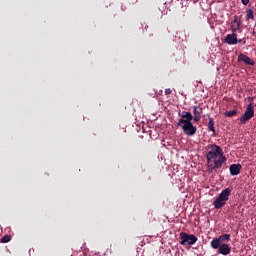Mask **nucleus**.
<instances>
[{
	"label": "nucleus",
	"instance_id": "7ed1b4c3",
	"mask_svg": "<svg viewBox=\"0 0 256 256\" xmlns=\"http://www.w3.org/2000/svg\"><path fill=\"white\" fill-rule=\"evenodd\" d=\"M177 127H181L184 135L188 137H193L197 133V126L193 125L191 121H184L183 119H179L177 122Z\"/></svg>",
	"mask_w": 256,
	"mask_h": 256
},
{
	"label": "nucleus",
	"instance_id": "423d86ee",
	"mask_svg": "<svg viewBox=\"0 0 256 256\" xmlns=\"http://www.w3.org/2000/svg\"><path fill=\"white\" fill-rule=\"evenodd\" d=\"M225 241H231V234H223L218 238H213L210 245L212 249H219L220 245L225 243Z\"/></svg>",
	"mask_w": 256,
	"mask_h": 256
},
{
	"label": "nucleus",
	"instance_id": "4468645a",
	"mask_svg": "<svg viewBox=\"0 0 256 256\" xmlns=\"http://www.w3.org/2000/svg\"><path fill=\"white\" fill-rule=\"evenodd\" d=\"M207 127H208V131L215 133V120L213 118L209 117V122Z\"/></svg>",
	"mask_w": 256,
	"mask_h": 256
},
{
	"label": "nucleus",
	"instance_id": "6e6552de",
	"mask_svg": "<svg viewBox=\"0 0 256 256\" xmlns=\"http://www.w3.org/2000/svg\"><path fill=\"white\" fill-rule=\"evenodd\" d=\"M224 43H227V45H237L239 43V40L237 39V35L235 32L232 34H227Z\"/></svg>",
	"mask_w": 256,
	"mask_h": 256
},
{
	"label": "nucleus",
	"instance_id": "ddd939ff",
	"mask_svg": "<svg viewBox=\"0 0 256 256\" xmlns=\"http://www.w3.org/2000/svg\"><path fill=\"white\" fill-rule=\"evenodd\" d=\"M180 119H183V121H193V114H191V112L183 111Z\"/></svg>",
	"mask_w": 256,
	"mask_h": 256
},
{
	"label": "nucleus",
	"instance_id": "f03ea898",
	"mask_svg": "<svg viewBox=\"0 0 256 256\" xmlns=\"http://www.w3.org/2000/svg\"><path fill=\"white\" fill-rule=\"evenodd\" d=\"M229 197H231V189L226 188L222 190V192L218 195L216 200L213 202L214 209H221L227 205L229 201Z\"/></svg>",
	"mask_w": 256,
	"mask_h": 256
},
{
	"label": "nucleus",
	"instance_id": "f257e3e1",
	"mask_svg": "<svg viewBox=\"0 0 256 256\" xmlns=\"http://www.w3.org/2000/svg\"><path fill=\"white\" fill-rule=\"evenodd\" d=\"M207 173L209 175L217 173V169L223 167V163H227V157L223 153V148L217 144H209L206 153Z\"/></svg>",
	"mask_w": 256,
	"mask_h": 256
},
{
	"label": "nucleus",
	"instance_id": "f3484780",
	"mask_svg": "<svg viewBox=\"0 0 256 256\" xmlns=\"http://www.w3.org/2000/svg\"><path fill=\"white\" fill-rule=\"evenodd\" d=\"M9 241H11V235H5V236L1 239V243H9Z\"/></svg>",
	"mask_w": 256,
	"mask_h": 256
},
{
	"label": "nucleus",
	"instance_id": "6ab92c4d",
	"mask_svg": "<svg viewBox=\"0 0 256 256\" xmlns=\"http://www.w3.org/2000/svg\"><path fill=\"white\" fill-rule=\"evenodd\" d=\"M242 1V4H244V5H249V1L250 0H241Z\"/></svg>",
	"mask_w": 256,
	"mask_h": 256
},
{
	"label": "nucleus",
	"instance_id": "9b49d317",
	"mask_svg": "<svg viewBox=\"0 0 256 256\" xmlns=\"http://www.w3.org/2000/svg\"><path fill=\"white\" fill-rule=\"evenodd\" d=\"M241 169H243V166L241 164H232L230 165V175L236 176L241 173Z\"/></svg>",
	"mask_w": 256,
	"mask_h": 256
},
{
	"label": "nucleus",
	"instance_id": "1a4fd4ad",
	"mask_svg": "<svg viewBox=\"0 0 256 256\" xmlns=\"http://www.w3.org/2000/svg\"><path fill=\"white\" fill-rule=\"evenodd\" d=\"M238 61L239 63H245V65H255V61L243 53L238 55Z\"/></svg>",
	"mask_w": 256,
	"mask_h": 256
},
{
	"label": "nucleus",
	"instance_id": "39448f33",
	"mask_svg": "<svg viewBox=\"0 0 256 256\" xmlns=\"http://www.w3.org/2000/svg\"><path fill=\"white\" fill-rule=\"evenodd\" d=\"M180 245H195L197 241H199V238L193 234H188L185 232L180 233Z\"/></svg>",
	"mask_w": 256,
	"mask_h": 256
},
{
	"label": "nucleus",
	"instance_id": "2eb2a0df",
	"mask_svg": "<svg viewBox=\"0 0 256 256\" xmlns=\"http://www.w3.org/2000/svg\"><path fill=\"white\" fill-rule=\"evenodd\" d=\"M250 19H255V15L251 9L247 10L246 12V21H250Z\"/></svg>",
	"mask_w": 256,
	"mask_h": 256
},
{
	"label": "nucleus",
	"instance_id": "f8f14e48",
	"mask_svg": "<svg viewBox=\"0 0 256 256\" xmlns=\"http://www.w3.org/2000/svg\"><path fill=\"white\" fill-rule=\"evenodd\" d=\"M230 29L232 33H237V31L241 29V21L237 20V17H235L234 21L231 22Z\"/></svg>",
	"mask_w": 256,
	"mask_h": 256
},
{
	"label": "nucleus",
	"instance_id": "20e7f679",
	"mask_svg": "<svg viewBox=\"0 0 256 256\" xmlns=\"http://www.w3.org/2000/svg\"><path fill=\"white\" fill-rule=\"evenodd\" d=\"M253 117H255V106L253 105V102H251L247 105L244 114L239 119L241 125H245V123H247V121H251Z\"/></svg>",
	"mask_w": 256,
	"mask_h": 256
},
{
	"label": "nucleus",
	"instance_id": "aec40b11",
	"mask_svg": "<svg viewBox=\"0 0 256 256\" xmlns=\"http://www.w3.org/2000/svg\"><path fill=\"white\" fill-rule=\"evenodd\" d=\"M238 43H241V39H240V40H238Z\"/></svg>",
	"mask_w": 256,
	"mask_h": 256
},
{
	"label": "nucleus",
	"instance_id": "412c9836",
	"mask_svg": "<svg viewBox=\"0 0 256 256\" xmlns=\"http://www.w3.org/2000/svg\"><path fill=\"white\" fill-rule=\"evenodd\" d=\"M254 256H256V254Z\"/></svg>",
	"mask_w": 256,
	"mask_h": 256
},
{
	"label": "nucleus",
	"instance_id": "dca6fc26",
	"mask_svg": "<svg viewBox=\"0 0 256 256\" xmlns=\"http://www.w3.org/2000/svg\"><path fill=\"white\" fill-rule=\"evenodd\" d=\"M234 115H237V110H230L225 112L226 117H234Z\"/></svg>",
	"mask_w": 256,
	"mask_h": 256
},
{
	"label": "nucleus",
	"instance_id": "0eeeda50",
	"mask_svg": "<svg viewBox=\"0 0 256 256\" xmlns=\"http://www.w3.org/2000/svg\"><path fill=\"white\" fill-rule=\"evenodd\" d=\"M192 109L194 113L193 120L195 123H199V121H201V116L203 115V108L201 106H193Z\"/></svg>",
	"mask_w": 256,
	"mask_h": 256
},
{
	"label": "nucleus",
	"instance_id": "a211bd4d",
	"mask_svg": "<svg viewBox=\"0 0 256 256\" xmlns=\"http://www.w3.org/2000/svg\"><path fill=\"white\" fill-rule=\"evenodd\" d=\"M171 93H173V91L171 90V88H167L165 90V95H171Z\"/></svg>",
	"mask_w": 256,
	"mask_h": 256
},
{
	"label": "nucleus",
	"instance_id": "9d476101",
	"mask_svg": "<svg viewBox=\"0 0 256 256\" xmlns=\"http://www.w3.org/2000/svg\"><path fill=\"white\" fill-rule=\"evenodd\" d=\"M217 249L220 255H229L231 253V246H229V244H220V246Z\"/></svg>",
	"mask_w": 256,
	"mask_h": 256
}]
</instances>
